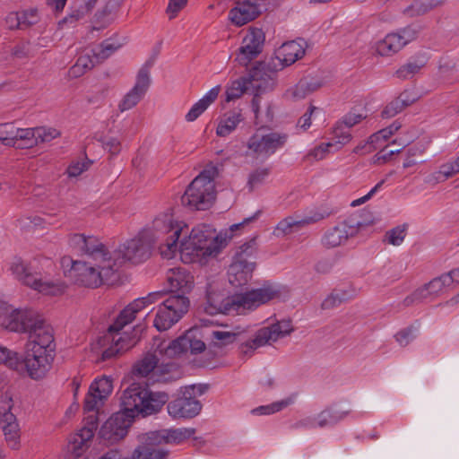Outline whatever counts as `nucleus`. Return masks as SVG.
Returning <instances> with one entry per match:
<instances>
[{"label":"nucleus","mask_w":459,"mask_h":459,"mask_svg":"<svg viewBox=\"0 0 459 459\" xmlns=\"http://www.w3.org/2000/svg\"><path fill=\"white\" fill-rule=\"evenodd\" d=\"M244 117L241 110H231L226 113L223 118L218 124L216 134L219 136L225 137L231 134L238 126V125L243 121Z\"/></svg>","instance_id":"obj_28"},{"label":"nucleus","mask_w":459,"mask_h":459,"mask_svg":"<svg viewBox=\"0 0 459 459\" xmlns=\"http://www.w3.org/2000/svg\"><path fill=\"white\" fill-rule=\"evenodd\" d=\"M167 281L170 286L171 295H186L194 286L193 275L185 268H172L169 271Z\"/></svg>","instance_id":"obj_22"},{"label":"nucleus","mask_w":459,"mask_h":459,"mask_svg":"<svg viewBox=\"0 0 459 459\" xmlns=\"http://www.w3.org/2000/svg\"><path fill=\"white\" fill-rule=\"evenodd\" d=\"M404 47L403 41L396 32L389 33L377 45V51L381 56H392Z\"/></svg>","instance_id":"obj_29"},{"label":"nucleus","mask_w":459,"mask_h":459,"mask_svg":"<svg viewBox=\"0 0 459 459\" xmlns=\"http://www.w3.org/2000/svg\"><path fill=\"white\" fill-rule=\"evenodd\" d=\"M305 42L292 40L281 45L275 58H271L268 62H258L250 69V77L255 82L254 85L262 91H272L276 83L278 71L284 66L294 64L301 59L305 55Z\"/></svg>","instance_id":"obj_4"},{"label":"nucleus","mask_w":459,"mask_h":459,"mask_svg":"<svg viewBox=\"0 0 459 459\" xmlns=\"http://www.w3.org/2000/svg\"><path fill=\"white\" fill-rule=\"evenodd\" d=\"M395 340L401 346H407L415 338L414 327L410 325L395 334Z\"/></svg>","instance_id":"obj_57"},{"label":"nucleus","mask_w":459,"mask_h":459,"mask_svg":"<svg viewBox=\"0 0 459 459\" xmlns=\"http://www.w3.org/2000/svg\"><path fill=\"white\" fill-rule=\"evenodd\" d=\"M281 290L272 283H264L263 287L252 289L241 293L223 297L209 288L206 291V301L204 311L211 316L217 314H239L246 309H254L259 306L279 298Z\"/></svg>","instance_id":"obj_3"},{"label":"nucleus","mask_w":459,"mask_h":459,"mask_svg":"<svg viewBox=\"0 0 459 459\" xmlns=\"http://www.w3.org/2000/svg\"><path fill=\"white\" fill-rule=\"evenodd\" d=\"M291 332H293V328L290 320H281L268 327H263L255 333L254 338L245 341L240 344V353L243 356L250 357L257 348L285 337Z\"/></svg>","instance_id":"obj_13"},{"label":"nucleus","mask_w":459,"mask_h":459,"mask_svg":"<svg viewBox=\"0 0 459 459\" xmlns=\"http://www.w3.org/2000/svg\"><path fill=\"white\" fill-rule=\"evenodd\" d=\"M443 3L444 0H414L403 10V13L409 17L423 15Z\"/></svg>","instance_id":"obj_30"},{"label":"nucleus","mask_w":459,"mask_h":459,"mask_svg":"<svg viewBox=\"0 0 459 459\" xmlns=\"http://www.w3.org/2000/svg\"><path fill=\"white\" fill-rule=\"evenodd\" d=\"M255 82H257L255 81ZM255 81L250 77V73L248 74V77H241L230 84L226 90V101L230 102L231 100H237L240 98L244 92L248 89V85H250L254 90L256 91L255 97L252 100V107L253 110L255 114H257L259 106L257 103L258 93L265 92L266 91H262L257 89L254 85Z\"/></svg>","instance_id":"obj_23"},{"label":"nucleus","mask_w":459,"mask_h":459,"mask_svg":"<svg viewBox=\"0 0 459 459\" xmlns=\"http://www.w3.org/2000/svg\"><path fill=\"white\" fill-rule=\"evenodd\" d=\"M289 401L282 400L280 402L273 403L269 405L259 406L252 411L255 414L269 415L280 411L289 405Z\"/></svg>","instance_id":"obj_49"},{"label":"nucleus","mask_w":459,"mask_h":459,"mask_svg":"<svg viewBox=\"0 0 459 459\" xmlns=\"http://www.w3.org/2000/svg\"><path fill=\"white\" fill-rule=\"evenodd\" d=\"M168 452L159 447L139 446L133 453L134 459H165Z\"/></svg>","instance_id":"obj_37"},{"label":"nucleus","mask_w":459,"mask_h":459,"mask_svg":"<svg viewBox=\"0 0 459 459\" xmlns=\"http://www.w3.org/2000/svg\"><path fill=\"white\" fill-rule=\"evenodd\" d=\"M183 232L184 229L174 221L171 213L159 214L153 220L151 230L126 241L109 258L118 271L126 262L137 264L146 261L155 244L159 246L162 255L170 257L177 251L178 238Z\"/></svg>","instance_id":"obj_2"},{"label":"nucleus","mask_w":459,"mask_h":459,"mask_svg":"<svg viewBox=\"0 0 459 459\" xmlns=\"http://www.w3.org/2000/svg\"><path fill=\"white\" fill-rule=\"evenodd\" d=\"M320 220V218L307 217L305 219L297 221L291 217H288L280 221L276 227L277 231H281L283 234H290L292 232L293 228H300L305 225L314 223Z\"/></svg>","instance_id":"obj_36"},{"label":"nucleus","mask_w":459,"mask_h":459,"mask_svg":"<svg viewBox=\"0 0 459 459\" xmlns=\"http://www.w3.org/2000/svg\"><path fill=\"white\" fill-rule=\"evenodd\" d=\"M0 428L8 446L13 450L20 448L21 430L14 414H5L0 418Z\"/></svg>","instance_id":"obj_24"},{"label":"nucleus","mask_w":459,"mask_h":459,"mask_svg":"<svg viewBox=\"0 0 459 459\" xmlns=\"http://www.w3.org/2000/svg\"><path fill=\"white\" fill-rule=\"evenodd\" d=\"M406 226H397L385 233V238L389 244L399 246L403 243L406 235Z\"/></svg>","instance_id":"obj_50"},{"label":"nucleus","mask_w":459,"mask_h":459,"mask_svg":"<svg viewBox=\"0 0 459 459\" xmlns=\"http://www.w3.org/2000/svg\"><path fill=\"white\" fill-rule=\"evenodd\" d=\"M425 64L426 63L423 60L409 61L396 71L397 77L401 79H407L410 76H413L425 66Z\"/></svg>","instance_id":"obj_43"},{"label":"nucleus","mask_w":459,"mask_h":459,"mask_svg":"<svg viewBox=\"0 0 459 459\" xmlns=\"http://www.w3.org/2000/svg\"><path fill=\"white\" fill-rule=\"evenodd\" d=\"M269 174L270 169L268 168H259L251 172L247 181L250 191H253L255 186L262 184Z\"/></svg>","instance_id":"obj_48"},{"label":"nucleus","mask_w":459,"mask_h":459,"mask_svg":"<svg viewBox=\"0 0 459 459\" xmlns=\"http://www.w3.org/2000/svg\"><path fill=\"white\" fill-rule=\"evenodd\" d=\"M212 337L215 340L221 341L222 345H227L238 340V337H240V333L224 331H213Z\"/></svg>","instance_id":"obj_59"},{"label":"nucleus","mask_w":459,"mask_h":459,"mask_svg":"<svg viewBox=\"0 0 459 459\" xmlns=\"http://www.w3.org/2000/svg\"><path fill=\"white\" fill-rule=\"evenodd\" d=\"M86 161H75L73 162L67 168V174L71 178H75L80 176L83 171L87 170L91 164V161L86 159Z\"/></svg>","instance_id":"obj_60"},{"label":"nucleus","mask_w":459,"mask_h":459,"mask_svg":"<svg viewBox=\"0 0 459 459\" xmlns=\"http://www.w3.org/2000/svg\"><path fill=\"white\" fill-rule=\"evenodd\" d=\"M94 262L93 264L91 262H73L72 271L74 273L76 281L90 288H97L103 283L112 284L115 281L112 277L117 271L111 258L107 263Z\"/></svg>","instance_id":"obj_8"},{"label":"nucleus","mask_w":459,"mask_h":459,"mask_svg":"<svg viewBox=\"0 0 459 459\" xmlns=\"http://www.w3.org/2000/svg\"><path fill=\"white\" fill-rule=\"evenodd\" d=\"M419 32V27H415L414 25H409L403 29H401L396 33L401 38V40L403 41V45L405 46L409 42L414 40L418 37Z\"/></svg>","instance_id":"obj_56"},{"label":"nucleus","mask_w":459,"mask_h":459,"mask_svg":"<svg viewBox=\"0 0 459 459\" xmlns=\"http://www.w3.org/2000/svg\"><path fill=\"white\" fill-rule=\"evenodd\" d=\"M221 170L219 166L212 163L206 165L181 196L182 204L196 211L211 208L216 198L214 180L220 176Z\"/></svg>","instance_id":"obj_6"},{"label":"nucleus","mask_w":459,"mask_h":459,"mask_svg":"<svg viewBox=\"0 0 459 459\" xmlns=\"http://www.w3.org/2000/svg\"><path fill=\"white\" fill-rule=\"evenodd\" d=\"M350 128L346 127L345 126H342V124H338L333 128V135L337 139V142L341 144H345L348 142H350L351 135L349 131Z\"/></svg>","instance_id":"obj_63"},{"label":"nucleus","mask_w":459,"mask_h":459,"mask_svg":"<svg viewBox=\"0 0 459 459\" xmlns=\"http://www.w3.org/2000/svg\"><path fill=\"white\" fill-rule=\"evenodd\" d=\"M425 293L427 292L424 290L417 289L403 300V305L404 307H410L426 301L424 297Z\"/></svg>","instance_id":"obj_64"},{"label":"nucleus","mask_w":459,"mask_h":459,"mask_svg":"<svg viewBox=\"0 0 459 459\" xmlns=\"http://www.w3.org/2000/svg\"><path fill=\"white\" fill-rule=\"evenodd\" d=\"M110 40L111 39H108L102 41L100 46V49L98 51L93 50V57L97 60V62L103 61V60L107 59L116 50H117L118 48H120L123 46V43H121V42L113 43V42H110Z\"/></svg>","instance_id":"obj_41"},{"label":"nucleus","mask_w":459,"mask_h":459,"mask_svg":"<svg viewBox=\"0 0 459 459\" xmlns=\"http://www.w3.org/2000/svg\"><path fill=\"white\" fill-rule=\"evenodd\" d=\"M16 143L25 141L26 147H31L36 141L37 128H18L17 127Z\"/></svg>","instance_id":"obj_53"},{"label":"nucleus","mask_w":459,"mask_h":459,"mask_svg":"<svg viewBox=\"0 0 459 459\" xmlns=\"http://www.w3.org/2000/svg\"><path fill=\"white\" fill-rule=\"evenodd\" d=\"M95 430V429H91L86 426H83V428L80 430V433L77 435L78 437L74 438V445L73 446V450L77 456L81 454L79 449H82V446L93 437Z\"/></svg>","instance_id":"obj_47"},{"label":"nucleus","mask_w":459,"mask_h":459,"mask_svg":"<svg viewBox=\"0 0 459 459\" xmlns=\"http://www.w3.org/2000/svg\"><path fill=\"white\" fill-rule=\"evenodd\" d=\"M84 5L81 6L79 10L73 12L68 17L64 18L58 22L59 26L68 22L78 21L82 18L85 14L89 13L96 5L98 0H84Z\"/></svg>","instance_id":"obj_44"},{"label":"nucleus","mask_w":459,"mask_h":459,"mask_svg":"<svg viewBox=\"0 0 459 459\" xmlns=\"http://www.w3.org/2000/svg\"><path fill=\"white\" fill-rule=\"evenodd\" d=\"M0 325L9 331L29 333L26 355L17 354L19 365L13 370L26 369L29 377L39 380L51 368L55 351L53 330L32 309H15L6 303H0Z\"/></svg>","instance_id":"obj_1"},{"label":"nucleus","mask_w":459,"mask_h":459,"mask_svg":"<svg viewBox=\"0 0 459 459\" xmlns=\"http://www.w3.org/2000/svg\"><path fill=\"white\" fill-rule=\"evenodd\" d=\"M163 296L164 292L156 291L146 297L134 299L119 313L114 323L108 326L107 333L100 338L99 343L105 345L109 342H115V333H118L120 330L131 323L135 318V315L143 308L161 299Z\"/></svg>","instance_id":"obj_10"},{"label":"nucleus","mask_w":459,"mask_h":459,"mask_svg":"<svg viewBox=\"0 0 459 459\" xmlns=\"http://www.w3.org/2000/svg\"><path fill=\"white\" fill-rule=\"evenodd\" d=\"M265 41V34L262 29L249 28L244 37L241 47L238 48L237 61L243 66L255 59L263 51Z\"/></svg>","instance_id":"obj_16"},{"label":"nucleus","mask_w":459,"mask_h":459,"mask_svg":"<svg viewBox=\"0 0 459 459\" xmlns=\"http://www.w3.org/2000/svg\"><path fill=\"white\" fill-rule=\"evenodd\" d=\"M36 141L35 143L37 144L39 142L45 143V142H50L51 140L57 138L60 136V132L56 130V128L52 127H37V133H36Z\"/></svg>","instance_id":"obj_51"},{"label":"nucleus","mask_w":459,"mask_h":459,"mask_svg":"<svg viewBox=\"0 0 459 459\" xmlns=\"http://www.w3.org/2000/svg\"><path fill=\"white\" fill-rule=\"evenodd\" d=\"M196 432L194 428H180L175 429H166L167 443L179 444L190 438Z\"/></svg>","instance_id":"obj_39"},{"label":"nucleus","mask_w":459,"mask_h":459,"mask_svg":"<svg viewBox=\"0 0 459 459\" xmlns=\"http://www.w3.org/2000/svg\"><path fill=\"white\" fill-rule=\"evenodd\" d=\"M287 140L288 134L282 133L255 134L249 138L247 148L256 154L271 155L281 148Z\"/></svg>","instance_id":"obj_18"},{"label":"nucleus","mask_w":459,"mask_h":459,"mask_svg":"<svg viewBox=\"0 0 459 459\" xmlns=\"http://www.w3.org/2000/svg\"><path fill=\"white\" fill-rule=\"evenodd\" d=\"M352 293L346 290L334 289L322 302L324 310L333 309L352 298Z\"/></svg>","instance_id":"obj_32"},{"label":"nucleus","mask_w":459,"mask_h":459,"mask_svg":"<svg viewBox=\"0 0 459 459\" xmlns=\"http://www.w3.org/2000/svg\"><path fill=\"white\" fill-rule=\"evenodd\" d=\"M103 400H99L97 394L91 392V389H89V393L84 399V412H98L99 405L101 404Z\"/></svg>","instance_id":"obj_54"},{"label":"nucleus","mask_w":459,"mask_h":459,"mask_svg":"<svg viewBox=\"0 0 459 459\" xmlns=\"http://www.w3.org/2000/svg\"><path fill=\"white\" fill-rule=\"evenodd\" d=\"M155 375L160 377L159 381L166 383L178 379L181 377L178 365L171 361L160 365L157 364Z\"/></svg>","instance_id":"obj_34"},{"label":"nucleus","mask_w":459,"mask_h":459,"mask_svg":"<svg viewBox=\"0 0 459 459\" xmlns=\"http://www.w3.org/2000/svg\"><path fill=\"white\" fill-rule=\"evenodd\" d=\"M343 418L342 413H339L337 411H333L332 409H327L323 411L318 414V421L317 424L320 428H324L326 426H331L336 424Z\"/></svg>","instance_id":"obj_46"},{"label":"nucleus","mask_w":459,"mask_h":459,"mask_svg":"<svg viewBox=\"0 0 459 459\" xmlns=\"http://www.w3.org/2000/svg\"><path fill=\"white\" fill-rule=\"evenodd\" d=\"M13 406L12 396L7 393H0V418L5 414H13L11 410Z\"/></svg>","instance_id":"obj_61"},{"label":"nucleus","mask_w":459,"mask_h":459,"mask_svg":"<svg viewBox=\"0 0 459 459\" xmlns=\"http://www.w3.org/2000/svg\"><path fill=\"white\" fill-rule=\"evenodd\" d=\"M190 301L183 295H170L159 306L153 325L158 331H166L188 311Z\"/></svg>","instance_id":"obj_12"},{"label":"nucleus","mask_w":459,"mask_h":459,"mask_svg":"<svg viewBox=\"0 0 459 459\" xmlns=\"http://www.w3.org/2000/svg\"><path fill=\"white\" fill-rule=\"evenodd\" d=\"M425 149L422 145L415 144L407 150L405 160L403 164L404 169L411 168L417 165L421 161V156L424 153Z\"/></svg>","instance_id":"obj_45"},{"label":"nucleus","mask_w":459,"mask_h":459,"mask_svg":"<svg viewBox=\"0 0 459 459\" xmlns=\"http://www.w3.org/2000/svg\"><path fill=\"white\" fill-rule=\"evenodd\" d=\"M131 424L132 422L126 419V415L117 411L101 426L99 438L108 445L115 444L127 435Z\"/></svg>","instance_id":"obj_17"},{"label":"nucleus","mask_w":459,"mask_h":459,"mask_svg":"<svg viewBox=\"0 0 459 459\" xmlns=\"http://www.w3.org/2000/svg\"><path fill=\"white\" fill-rule=\"evenodd\" d=\"M72 242L78 245L82 250L93 261L107 263L109 255L106 247L95 237H85L82 234H74Z\"/></svg>","instance_id":"obj_21"},{"label":"nucleus","mask_w":459,"mask_h":459,"mask_svg":"<svg viewBox=\"0 0 459 459\" xmlns=\"http://www.w3.org/2000/svg\"><path fill=\"white\" fill-rule=\"evenodd\" d=\"M10 270L15 278L22 284L45 295L56 296L62 294L65 290V286L64 284L43 281L39 274L33 273L31 267L20 257L13 259Z\"/></svg>","instance_id":"obj_11"},{"label":"nucleus","mask_w":459,"mask_h":459,"mask_svg":"<svg viewBox=\"0 0 459 459\" xmlns=\"http://www.w3.org/2000/svg\"><path fill=\"white\" fill-rule=\"evenodd\" d=\"M403 109V106H402L399 100L395 98L385 107L382 110L381 117L383 118H390L402 112Z\"/></svg>","instance_id":"obj_58"},{"label":"nucleus","mask_w":459,"mask_h":459,"mask_svg":"<svg viewBox=\"0 0 459 459\" xmlns=\"http://www.w3.org/2000/svg\"><path fill=\"white\" fill-rule=\"evenodd\" d=\"M155 61L156 56L152 55L150 58L144 63V65L140 68L136 76L138 81L143 82L149 85L151 84L150 70L153 66Z\"/></svg>","instance_id":"obj_55"},{"label":"nucleus","mask_w":459,"mask_h":459,"mask_svg":"<svg viewBox=\"0 0 459 459\" xmlns=\"http://www.w3.org/2000/svg\"><path fill=\"white\" fill-rule=\"evenodd\" d=\"M236 6L229 13L231 22L241 27L257 17L266 10L265 4L260 2H235Z\"/></svg>","instance_id":"obj_20"},{"label":"nucleus","mask_w":459,"mask_h":459,"mask_svg":"<svg viewBox=\"0 0 459 459\" xmlns=\"http://www.w3.org/2000/svg\"><path fill=\"white\" fill-rule=\"evenodd\" d=\"M169 399L165 392H154L140 383H133L122 393L118 412L133 423L139 415L146 417L159 412Z\"/></svg>","instance_id":"obj_5"},{"label":"nucleus","mask_w":459,"mask_h":459,"mask_svg":"<svg viewBox=\"0 0 459 459\" xmlns=\"http://www.w3.org/2000/svg\"><path fill=\"white\" fill-rule=\"evenodd\" d=\"M149 87H150L149 84H147L143 82L138 81L136 79V82H135L134 86L133 87V89L127 94H126L124 99L119 103L118 108H119L120 111L124 112V111L131 109L132 108L136 106L140 102V100L143 98V96L147 92Z\"/></svg>","instance_id":"obj_27"},{"label":"nucleus","mask_w":459,"mask_h":459,"mask_svg":"<svg viewBox=\"0 0 459 459\" xmlns=\"http://www.w3.org/2000/svg\"><path fill=\"white\" fill-rule=\"evenodd\" d=\"M221 91V86L217 85L211 89L205 96H204L201 100H199L196 103L193 105L190 110L186 115V120L187 122H194L196 120L207 108L208 107L213 103Z\"/></svg>","instance_id":"obj_26"},{"label":"nucleus","mask_w":459,"mask_h":459,"mask_svg":"<svg viewBox=\"0 0 459 459\" xmlns=\"http://www.w3.org/2000/svg\"><path fill=\"white\" fill-rule=\"evenodd\" d=\"M0 363H4L8 368H17L19 365L17 352L0 345Z\"/></svg>","instance_id":"obj_52"},{"label":"nucleus","mask_w":459,"mask_h":459,"mask_svg":"<svg viewBox=\"0 0 459 459\" xmlns=\"http://www.w3.org/2000/svg\"><path fill=\"white\" fill-rule=\"evenodd\" d=\"M205 350V343L195 338L191 332L171 341L167 346H160V353H165L169 358L175 357L188 351L191 354H198Z\"/></svg>","instance_id":"obj_19"},{"label":"nucleus","mask_w":459,"mask_h":459,"mask_svg":"<svg viewBox=\"0 0 459 459\" xmlns=\"http://www.w3.org/2000/svg\"><path fill=\"white\" fill-rule=\"evenodd\" d=\"M143 330L144 326H143L142 325H135L133 330V335L130 337L129 342L126 345H124L125 341L123 340V338L119 337L116 341L114 346H111L102 351L101 360L106 361L108 359H110L118 353L122 352L123 351L128 350L129 348L133 347L140 339V335L143 332Z\"/></svg>","instance_id":"obj_25"},{"label":"nucleus","mask_w":459,"mask_h":459,"mask_svg":"<svg viewBox=\"0 0 459 459\" xmlns=\"http://www.w3.org/2000/svg\"><path fill=\"white\" fill-rule=\"evenodd\" d=\"M159 359L155 354L148 353L134 367V372L141 377H146L151 372L155 374Z\"/></svg>","instance_id":"obj_35"},{"label":"nucleus","mask_w":459,"mask_h":459,"mask_svg":"<svg viewBox=\"0 0 459 459\" xmlns=\"http://www.w3.org/2000/svg\"><path fill=\"white\" fill-rule=\"evenodd\" d=\"M17 127L13 123L0 124V141L6 146H16Z\"/></svg>","instance_id":"obj_42"},{"label":"nucleus","mask_w":459,"mask_h":459,"mask_svg":"<svg viewBox=\"0 0 459 459\" xmlns=\"http://www.w3.org/2000/svg\"><path fill=\"white\" fill-rule=\"evenodd\" d=\"M195 390L198 394H203L202 386L192 385L187 387L181 397H178L168 403V412L173 418H186L191 419L199 414L202 404L199 400L193 396L195 394Z\"/></svg>","instance_id":"obj_15"},{"label":"nucleus","mask_w":459,"mask_h":459,"mask_svg":"<svg viewBox=\"0 0 459 459\" xmlns=\"http://www.w3.org/2000/svg\"><path fill=\"white\" fill-rule=\"evenodd\" d=\"M366 225L368 223L364 221L349 218L328 229L322 236L321 243L328 249L337 247L345 244L350 238L356 236L359 230Z\"/></svg>","instance_id":"obj_14"},{"label":"nucleus","mask_w":459,"mask_h":459,"mask_svg":"<svg viewBox=\"0 0 459 459\" xmlns=\"http://www.w3.org/2000/svg\"><path fill=\"white\" fill-rule=\"evenodd\" d=\"M255 238H251L238 247L228 270L229 281L232 286H244L252 278V273L255 268Z\"/></svg>","instance_id":"obj_9"},{"label":"nucleus","mask_w":459,"mask_h":459,"mask_svg":"<svg viewBox=\"0 0 459 459\" xmlns=\"http://www.w3.org/2000/svg\"><path fill=\"white\" fill-rule=\"evenodd\" d=\"M449 278L441 274L438 277L434 278L429 282L424 284L420 290H424L427 293H425L424 297L426 301L431 300L433 298L438 296L444 288L449 287L448 281Z\"/></svg>","instance_id":"obj_33"},{"label":"nucleus","mask_w":459,"mask_h":459,"mask_svg":"<svg viewBox=\"0 0 459 459\" xmlns=\"http://www.w3.org/2000/svg\"><path fill=\"white\" fill-rule=\"evenodd\" d=\"M9 20L16 21V28L26 30L39 22L37 9L23 11L22 13H12L9 14Z\"/></svg>","instance_id":"obj_31"},{"label":"nucleus","mask_w":459,"mask_h":459,"mask_svg":"<svg viewBox=\"0 0 459 459\" xmlns=\"http://www.w3.org/2000/svg\"><path fill=\"white\" fill-rule=\"evenodd\" d=\"M420 96L417 92L412 90H404L400 95L396 98L399 102L403 106V108H407L419 100Z\"/></svg>","instance_id":"obj_62"},{"label":"nucleus","mask_w":459,"mask_h":459,"mask_svg":"<svg viewBox=\"0 0 459 459\" xmlns=\"http://www.w3.org/2000/svg\"><path fill=\"white\" fill-rule=\"evenodd\" d=\"M185 233L182 240L178 241V248L181 255L206 257L216 255L226 245L227 237L216 234L215 230L207 224H200L193 228L189 235Z\"/></svg>","instance_id":"obj_7"},{"label":"nucleus","mask_w":459,"mask_h":459,"mask_svg":"<svg viewBox=\"0 0 459 459\" xmlns=\"http://www.w3.org/2000/svg\"><path fill=\"white\" fill-rule=\"evenodd\" d=\"M91 392L98 394L99 400H105L112 392V380L108 377H102L95 380L90 386Z\"/></svg>","instance_id":"obj_38"},{"label":"nucleus","mask_w":459,"mask_h":459,"mask_svg":"<svg viewBox=\"0 0 459 459\" xmlns=\"http://www.w3.org/2000/svg\"><path fill=\"white\" fill-rule=\"evenodd\" d=\"M162 444H168L166 437V429L151 431L149 433L144 434L141 438L140 446L158 447L160 445Z\"/></svg>","instance_id":"obj_40"}]
</instances>
